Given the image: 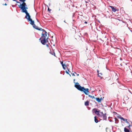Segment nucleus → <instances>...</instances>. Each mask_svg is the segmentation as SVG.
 Returning <instances> with one entry per match:
<instances>
[{
  "label": "nucleus",
  "instance_id": "nucleus-1",
  "mask_svg": "<svg viewBox=\"0 0 132 132\" xmlns=\"http://www.w3.org/2000/svg\"><path fill=\"white\" fill-rule=\"evenodd\" d=\"M28 22H29L33 26L34 28L39 30H42L43 31V33L42 34V36L39 39V40H41V42L44 45H45L46 43L48 42V37H47V32L43 29L41 28H38V26H36L35 24L34 21L31 19V18L27 20Z\"/></svg>",
  "mask_w": 132,
  "mask_h": 132
},
{
  "label": "nucleus",
  "instance_id": "nucleus-2",
  "mask_svg": "<svg viewBox=\"0 0 132 132\" xmlns=\"http://www.w3.org/2000/svg\"><path fill=\"white\" fill-rule=\"evenodd\" d=\"M61 63L64 70L67 69L68 71L66 70V72L68 74H69L68 72H70V70H72V69L71 63L68 61H66L64 62L61 61Z\"/></svg>",
  "mask_w": 132,
  "mask_h": 132
},
{
  "label": "nucleus",
  "instance_id": "nucleus-3",
  "mask_svg": "<svg viewBox=\"0 0 132 132\" xmlns=\"http://www.w3.org/2000/svg\"><path fill=\"white\" fill-rule=\"evenodd\" d=\"M19 7L22 10V12L26 14L25 16V18L27 20L31 18L30 16L29 13L28 12L27 10L28 8L27 7V5L26 3H22L20 4L19 6Z\"/></svg>",
  "mask_w": 132,
  "mask_h": 132
},
{
  "label": "nucleus",
  "instance_id": "nucleus-4",
  "mask_svg": "<svg viewBox=\"0 0 132 132\" xmlns=\"http://www.w3.org/2000/svg\"><path fill=\"white\" fill-rule=\"evenodd\" d=\"M75 87L79 90L83 92L86 95H88L89 93V89L88 88H85L84 87H81L80 85L77 82H75Z\"/></svg>",
  "mask_w": 132,
  "mask_h": 132
},
{
  "label": "nucleus",
  "instance_id": "nucleus-5",
  "mask_svg": "<svg viewBox=\"0 0 132 132\" xmlns=\"http://www.w3.org/2000/svg\"><path fill=\"white\" fill-rule=\"evenodd\" d=\"M98 116L101 117L103 120H105L106 119V114H103L102 112H100V113Z\"/></svg>",
  "mask_w": 132,
  "mask_h": 132
},
{
  "label": "nucleus",
  "instance_id": "nucleus-6",
  "mask_svg": "<svg viewBox=\"0 0 132 132\" xmlns=\"http://www.w3.org/2000/svg\"><path fill=\"white\" fill-rule=\"evenodd\" d=\"M97 109L96 108L94 109L93 110L94 111V113L96 114H97L99 116V114L100 113V112H101L100 111H98L97 110Z\"/></svg>",
  "mask_w": 132,
  "mask_h": 132
},
{
  "label": "nucleus",
  "instance_id": "nucleus-7",
  "mask_svg": "<svg viewBox=\"0 0 132 132\" xmlns=\"http://www.w3.org/2000/svg\"><path fill=\"white\" fill-rule=\"evenodd\" d=\"M110 7L112 8V11L114 12H115L116 11H118L119 10L115 9L112 6H110Z\"/></svg>",
  "mask_w": 132,
  "mask_h": 132
},
{
  "label": "nucleus",
  "instance_id": "nucleus-8",
  "mask_svg": "<svg viewBox=\"0 0 132 132\" xmlns=\"http://www.w3.org/2000/svg\"><path fill=\"white\" fill-rule=\"evenodd\" d=\"M96 101L98 102H100L102 100V98H100L99 97L96 98Z\"/></svg>",
  "mask_w": 132,
  "mask_h": 132
},
{
  "label": "nucleus",
  "instance_id": "nucleus-9",
  "mask_svg": "<svg viewBox=\"0 0 132 132\" xmlns=\"http://www.w3.org/2000/svg\"><path fill=\"white\" fill-rule=\"evenodd\" d=\"M89 101H87L85 103V105L86 106H88L89 105Z\"/></svg>",
  "mask_w": 132,
  "mask_h": 132
},
{
  "label": "nucleus",
  "instance_id": "nucleus-10",
  "mask_svg": "<svg viewBox=\"0 0 132 132\" xmlns=\"http://www.w3.org/2000/svg\"><path fill=\"white\" fill-rule=\"evenodd\" d=\"M124 131L125 132H129V129H127L126 127L124 128Z\"/></svg>",
  "mask_w": 132,
  "mask_h": 132
},
{
  "label": "nucleus",
  "instance_id": "nucleus-11",
  "mask_svg": "<svg viewBox=\"0 0 132 132\" xmlns=\"http://www.w3.org/2000/svg\"><path fill=\"white\" fill-rule=\"evenodd\" d=\"M117 117L118 118L120 119L121 120H122L123 118L122 117L121 115L119 114L117 116Z\"/></svg>",
  "mask_w": 132,
  "mask_h": 132
},
{
  "label": "nucleus",
  "instance_id": "nucleus-12",
  "mask_svg": "<svg viewBox=\"0 0 132 132\" xmlns=\"http://www.w3.org/2000/svg\"><path fill=\"white\" fill-rule=\"evenodd\" d=\"M94 121H95V122L96 123H97L98 122V121L96 118V116H95L94 117Z\"/></svg>",
  "mask_w": 132,
  "mask_h": 132
},
{
  "label": "nucleus",
  "instance_id": "nucleus-13",
  "mask_svg": "<svg viewBox=\"0 0 132 132\" xmlns=\"http://www.w3.org/2000/svg\"><path fill=\"white\" fill-rule=\"evenodd\" d=\"M50 53L52 54V55H54L55 56V53H54V51H52V52H50Z\"/></svg>",
  "mask_w": 132,
  "mask_h": 132
},
{
  "label": "nucleus",
  "instance_id": "nucleus-14",
  "mask_svg": "<svg viewBox=\"0 0 132 132\" xmlns=\"http://www.w3.org/2000/svg\"><path fill=\"white\" fill-rule=\"evenodd\" d=\"M122 120L123 121H125L126 123L128 121L127 120V119H124L123 118Z\"/></svg>",
  "mask_w": 132,
  "mask_h": 132
},
{
  "label": "nucleus",
  "instance_id": "nucleus-15",
  "mask_svg": "<svg viewBox=\"0 0 132 132\" xmlns=\"http://www.w3.org/2000/svg\"><path fill=\"white\" fill-rule=\"evenodd\" d=\"M88 96L92 99H93L95 98V97L94 96H92L90 95H88Z\"/></svg>",
  "mask_w": 132,
  "mask_h": 132
},
{
  "label": "nucleus",
  "instance_id": "nucleus-16",
  "mask_svg": "<svg viewBox=\"0 0 132 132\" xmlns=\"http://www.w3.org/2000/svg\"><path fill=\"white\" fill-rule=\"evenodd\" d=\"M115 19L116 20V21L117 22H118V21H122V20H120L119 19H118L116 18Z\"/></svg>",
  "mask_w": 132,
  "mask_h": 132
},
{
  "label": "nucleus",
  "instance_id": "nucleus-17",
  "mask_svg": "<svg viewBox=\"0 0 132 132\" xmlns=\"http://www.w3.org/2000/svg\"><path fill=\"white\" fill-rule=\"evenodd\" d=\"M19 1L22 2L23 3H25L24 2L26 1V0H19Z\"/></svg>",
  "mask_w": 132,
  "mask_h": 132
},
{
  "label": "nucleus",
  "instance_id": "nucleus-18",
  "mask_svg": "<svg viewBox=\"0 0 132 132\" xmlns=\"http://www.w3.org/2000/svg\"><path fill=\"white\" fill-rule=\"evenodd\" d=\"M131 126V125L130 124L129 125L127 126V127L129 129H130V127Z\"/></svg>",
  "mask_w": 132,
  "mask_h": 132
},
{
  "label": "nucleus",
  "instance_id": "nucleus-19",
  "mask_svg": "<svg viewBox=\"0 0 132 132\" xmlns=\"http://www.w3.org/2000/svg\"><path fill=\"white\" fill-rule=\"evenodd\" d=\"M75 74H77V73L76 72H75L74 73H73L72 74V76H75Z\"/></svg>",
  "mask_w": 132,
  "mask_h": 132
},
{
  "label": "nucleus",
  "instance_id": "nucleus-20",
  "mask_svg": "<svg viewBox=\"0 0 132 132\" xmlns=\"http://www.w3.org/2000/svg\"><path fill=\"white\" fill-rule=\"evenodd\" d=\"M51 9H50L49 7H48V11H49V12H50L51 11Z\"/></svg>",
  "mask_w": 132,
  "mask_h": 132
},
{
  "label": "nucleus",
  "instance_id": "nucleus-21",
  "mask_svg": "<svg viewBox=\"0 0 132 132\" xmlns=\"http://www.w3.org/2000/svg\"><path fill=\"white\" fill-rule=\"evenodd\" d=\"M115 121H117H117H118V119H117L116 118H115Z\"/></svg>",
  "mask_w": 132,
  "mask_h": 132
},
{
  "label": "nucleus",
  "instance_id": "nucleus-22",
  "mask_svg": "<svg viewBox=\"0 0 132 132\" xmlns=\"http://www.w3.org/2000/svg\"><path fill=\"white\" fill-rule=\"evenodd\" d=\"M126 123H128L129 125V124H130V123H129V122H128V121H127L126 122Z\"/></svg>",
  "mask_w": 132,
  "mask_h": 132
},
{
  "label": "nucleus",
  "instance_id": "nucleus-23",
  "mask_svg": "<svg viewBox=\"0 0 132 132\" xmlns=\"http://www.w3.org/2000/svg\"><path fill=\"white\" fill-rule=\"evenodd\" d=\"M84 23H86V24H87V22L85 21V22Z\"/></svg>",
  "mask_w": 132,
  "mask_h": 132
},
{
  "label": "nucleus",
  "instance_id": "nucleus-24",
  "mask_svg": "<svg viewBox=\"0 0 132 132\" xmlns=\"http://www.w3.org/2000/svg\"><path fill=\"white\" fill-rule=\"evenodd\" d=\"M7 5V4H6V3H5V4H4V5Z\"/></svg>",
  "mask_w": 132,
  "mask_h": 132
},
{
  "label": "nucleus",
  "instance_id": "nucleus-25",
  "mask_svg": "<svg viewBox=\"0 0 132 132\" xmlns=\"http://www.w3.org/2000/svg\"><path fill=\"white\" fill-rule=\"evenodd\" d=\"M77 76H78L79 75L78 74H77Z\"/></svg>",
  "mask_w": 132,
  "mask_h": 132
},
{
  "label": "nucleus",
  "instance_id": "nucleus-26",
  "mask_svg": "<svg viewBox=\"0 0 132 132\" xmlns=\"http://www.w3.org/2000/svg\"><path fill=\"white\" fill-rule=\"evenodd\" d=\"M85 2H86V3H88V2H87L86 1Z\"/></svg>",
  "mask_w": 132,
  "mask_h": 132
},
{
  "label": "nucleus",
  "instance_id": "nucleus-27",
  "mask_svg": "<svg viewBox=\"0 0 132 132\" xmlns=\"http://www.w3.org/2000/svg\"><path fill=\"white\" fill-rule=\"evenodd\" d=\"M64 22H65V23L66 22H65V20L64 21Z\"/></svg>",
  "mask_w": 132,
  "mask_h": 132
},
{
  "label": "nucleus",
  "instance_id": "nucleus-28",
  "mask_svg": "<svg viewBox=\"0 0 132 132\" xmlns=\"http://www.w3.org/2000/svg\"><path fill=\"white\" fill-rule=\"evenodd\" d=\"M122 126H123V124H122Z\"/></svg>",
  "mask_w": 132,
  "mask_h": 132
},
{
  "label": "nucleus",
  "instance_id": "nucleus-29",
  "mask_svg": "<svg viewBox=\"0 0 132 132\" xmlns=\"http://www.w3.org/2000/svg\"><path fill=\"white\" fill-rule=\"evenodd\" d=\"M75 79H74V81H75Z\"/></svg>",
  "mask_w": 132,
  "mask_h": 132
},
{
  "label": "nucleus",
  "instance_id": "nucleus-30",
  "mask_svg": "<svg viewBox=\"0 0 132 132\" xmlns=\"http://www.w3.org/2000/svg\"><path fill=\"white\" fill-rule=\"evenodd\" d=\"M37 20V21H38V20Z\"/></svg>",
  "mask_w": 132,
  "mask_h": 132
},
{
  "label": "nucleus",
  "instance_id": "nucleus-31",
  "mask_svg": "<svg viewBox=\"0 0 132 132\" xmlns=\"http://www.w3.org/2000/svg\"><path fill=\"white\" fill-rule=\"evenodd\" d=\"M131 132H132V131H131Z\"/></svg>",
  "mask_w": 132,
  "mask_h": 132
}]
</instances>
